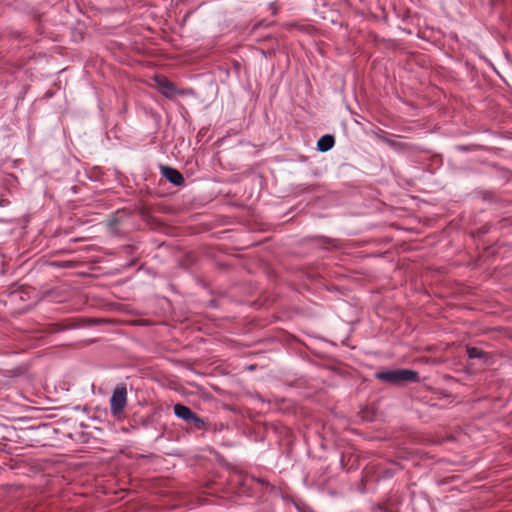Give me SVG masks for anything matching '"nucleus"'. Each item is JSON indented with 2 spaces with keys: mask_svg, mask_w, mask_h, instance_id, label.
Here are the masks:
<instances>
[{
  "mask_svg": "<svg viewBox=\"0 0 512 512\" xmlns=\"http://www.w3.org/2000/svg\"><path fill=\"white\" fill-rule=\"evenodd\" d=\"M188 423L193 424V426L197 429H202L205 425L204 420L202 418H200L199 416H197L195 413L193 415V418L191 420H189Z\"/></svg>",
  "mask_w": 512,
  "mask_h": 512,
  "instance_id": "8",
  "label": "nucleus"
},
{
  "mask_svg": "<svg viewBox=\"0 0 512 512\" xmlns=\"http://www.w3.org/2000/svg\"><path fill=\"white\" fill-rule=\"evenodd\" d=\"M174 414L186 421V422H189V420H191L193 418V415H194V412L187 406L185 405H182V404H176L174 406Z\"/></svg>",
  "mask_w": 512,
  "mask_h": 512,
  "instance_id": "5",
  "label": "nucleus"
},
{
  "mask_svg": "<svg viewBox=\"0 0 512 512\" xmlns=\"http://www.w3.org/2000/svg\"><path fill=\"white\" fill-rule=\"evenodd\" d=\"M127 404V389L126 386L121 384L117 385L112 393L110 399V409L114 416L123 412Z\"/></svg>",
  "mask_w": 512,
  "mask_h": 512,
  "instance_id": "2",
  "label": "nucleus"
},
{
  "mask_svg": "<svg viewBox=\"0 0 512 512\" xmlns=\"http://www.w3.org/2000/svg\"><path fill=\"white\" fill-rule=\"evenodd\" d=\"M334 144H335V140L332 135H328V134L323 135L322 137L319 138V140L317 142V149L320 152H327L330 149H332Z\"/></svg>",
  "mask_w": 512,
  "mask_h": 512,
  "instance_id": "6",
  "label": "nucleus"
},
{
  "mask_svg": "<svg viewBox=\"0 0 512 512\" xmlns=\"http://www.w3.org/2000/svg\"><path fill=\"white\" fill-rule=\"evenodd\" d=\"M156 83H157V86H158L160 92L165 97H172L175 94V92H176L175 86L173 85V83H171L167 79L156 78Z\"/></svg>",
  "mask_w": 512,
  "mask_h": 512,
  "instance_id": "4",
  "label": "nucleus"
},
{
  "mask_svg": "<svg viewBox=\"0 0 512 512\" xmlns=\"http://www.w3.org/2000/svg\"><path fill=\"white\" fill-rule=\"evenodd\" d=\"M467 353H468V356L472 359L483 357V352L476 347L467 348Z\"/></svg>",
  "mask_w": 512,
  "mask_h": 512,
  "instance_id": "7",
  "label": "nucleus"
},
{
  "mask_svg": "<svg viewBox=\"0 0 512 512\" xmlns=\"http://www.w3.org/2000/svg\"><path fill=\"white\" fill-rule=\"evenodd\" d=\"M376 378L391 384H402L418 381L419 375L416 371L410 369H394L377 372Z\"/></svg>",
  "mask_w": 512,
  "mask_h": 512,
  "instance_id": "1",
  "label": "nucleus"
},
{
  "mask_svg": "<svg viewBox=\"0 0 512 512\" xmlns=\"http://www.w3.org/2000/svg\"><path fill=\"white\" fill-rule=\"evenodd\" d=\"M161 171L162 175L172 184L176 186H181L184 184V178L178 170L172 167L164 166L162 167Z\"/></svg>",
  "mask_w": 512,
  "mask_h": 512,
  "instance_id": "3",
  "label": "nucleus"
}]
</instances>
